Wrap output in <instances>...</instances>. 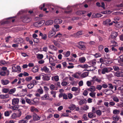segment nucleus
Listing matches in <instances>:
<instances>
[{
  "label": "nucleus",
  "instance_id": "obj_1",
  "mask_svg": "<svg viewBox=\"0 0 123 123\" xmlns=\"http://www.w3.org/2000/svg\"><path fill=\"white\" fill-rule=\"evenodd\" d=\"M113 70L111 67H105L103 68L101 70V73L103 74H105L106 73H108L111 71Z\"/></svg>",
  "mask_w": 123,
  "mask_h": 123
},
{
  "label": "nucleus",
  "instance_id": "obj_2",
  "mask_svg": "<svg viewBox=\"0 0 123 123\" xmlns=\"http://www.w3.org/2000/svg\"><path fill=\"white\" fill-rule=\"evenodd\" d=\"M31 19L29 17L27 16H25L22 20V21L24 23H28L30 22Z\"/></svg>",
  "mask_w": 123,
  "mask_h": 123
},
{
  "label": "nucleus",
  "instance_id": "obj_3",
  "mask_svg": "<svg viewBox=\"0 0 123 123\" xmlns=\"http://www.w3.org/2000/svg\"><path fill=\"white\" fill-rule=\"evenodd\" d=\"M19 99L18 98H13L12 100V104L13 105L18 104L19 102Z\"/></svg>",
  "mask_w": 123,
  "mask_h": 123
},
{
  "label": "nucleus",
  "instance_id": "obj_4",
  "mask_svg": "<svg viewBox=\"0 0 123 123\" xmlns=\"http://www.w3.org/2000/svg\"><path fill=\"white\" fill-rule=\"evenodd\" d=\"M49 63L52 65L53 66H55V63L53 62H54V60L53 58L52 57V56L51 55H50L49 57Z\"/></svg>",
  "mask_w": 123,
  "mask_h": 123
},
{
  "label": "nucleus",
  "instance_id": "obj_5",
  "mask_svg": "<svg viewBox=\"0 0 123 123\" xmlns=\"http://www.w3.org/2000/svg\"><path fill=\"white\" fill-rule=\"evenodd\" d=\"M118 35V32L115 31H113L111 34V36L112 38H115Z\"/></svg>",
  "mask_w": 123,
  "mask_h": 123
},
{
  "label": "nucleus",
  "instance_id": "obj_6",
  "mask_svg": "<svg viewBox=\"0 0 123 123\" xmlns=\"http://www.w3.org/2000/svg\"><path fill=\"white\" fill-rule=\"evenodd\" d=\"M115 75L118 77H123V72L121 71L117 72Z\"/></svg>",
  "mask_w": 123,
  "mask_h": 123
},
{
  "label": "nucleus",
  "instance_id": "obj_7",
  "mask_svg": "<svg viewBox=\"0 0 123 123\" xmlns=\"http://www.w3.org/2000/svg\"><path fill=\"white\" fill-rule=\"evenodd\" d=\"M83 34V31H78L76 33L74 34V36L75 37H78V36L81 35Z\"/></svg>",
  "mask_w": 123,
  "mask_h": 123
},
{
  "label": "nucleus",
  "instance_id": "obj_8",
  "mask_svg": "<svg viewBox=\"0 0 123 123\" xmlns=\"http://www.w3.org/2000/svg\"><path fill=\"white\" fill-rule=\"evenodd\" d=\"M10 82L9 80H2L1 83L3 85H6L9 84Z\"/></svg>",
  "mask_w": 123,
  "mask_h": 123
},
{
  "label": "nucleus",
  "instance_id": "obj_9",
  "mask_svg": "<svg viewBox=\"0 0 123 123\" xmlns=\"http://www.w3.org/2000/svg\"><path fill=\"white\" fill-rule=\"evenodd\" d=\"M55 34L56 32L54 31H50L49 32L48 37L49 38H51L54 35H55Z\"/></svg>",
  "mask_w": 123,
  "mask_h": 123
},
{
  "label": "nucleus",
  "instance_id": "obj_10",
  "mask_svg": "<svg viewBox=\"0 0 123 123\" xmlns=\"http://www.w3.org/2000/svg\"><path fill=\"white\" fill-rule=\"evenodd\" d=\"M50 76L46 75L45 76H43L42 78L43 80L44 81H48L50 79Z\"/></svg>",
  "mask_w": 123,
  "mask_h": 123
},
{
  "label": "nucleus",
  "instance_id": "obj_11",
  "mask_svg": "<svg viewBox=\"0 0 123 123\" xmlns=\"http://www.w3.org/2000/svg\"><path fill=\"white\" fill-rule=\"evenodd\" d=\"M33 119L35 121L39 120L40 119V117L36 114L34 113L33 114Z\"/></svg>",
  "mask_w": 123,
  "mask_h": 123
},
{
  "label": "nucleus",
  "instance_id": "obj_12",
  "mask_svg": "<svg viewBox=\"0 0 123 123\" xmlns=\"http://www.w3.org/2000/svg\"><path fill=\"white\" fill-rule=\"evenodd\" d=\"M96 69V67L94 66L93 65H91L89 66L88 68H87L88 70H87L88 71H92L95 70Z\"/></svg>",
  "mask_w": 123,
  "mask_h": 123
},
{
  "label": "nucleus",
  "instance_id": "obj_13",
  "mask_svg": "<svg viewBox=\"0 0 123 123\" xmlns=\"http://www.w3.org/2000/svg\"><path fill=\"white\" fill-rule=\"evenodd\" d=\"M26 102L30 105H33V103L32 102V100L27 98H25Z\"/></svg>",
  "mask_w": 123,
  "mask_h": 123
},
{
  "label": "nucleus",
  "instance_id": "obj_14",
  "mask_svg": "<svg viewBox=\"0 0 123 123\" xmlns=\"http://www.w3.org/2000/svg\"><path fill=\"white\" fill-rule=\"evenodd\" d=\"M53 20H50L46 21L45 24L46 25H48L52 24L53 23Z\"/></svg>",
  "mask_w": 123,
  "mask_h": 123
},
{
  "label": "nucleus",
  "instance_id": "obj_15",
  "mask_svg": "<svg viewBox=\"0 0 123 123\" xmlns=\"http://www.w3.org/2000/svg\"><path fill=\"white\" fill-rule=\"evenodd\" d=\"M119 118L120 117L117 115H114L112 117L113 120L115 121H117L119 119Z\"/></svg>",
  "mask_w": 123,
  "mask_h": 123
},
{
  "label": "nucleus",
  "instance_id": "obj_16",
  "mask_svg": "<svg viewBox=\"0 0 123 123\" xmlns=\"http://www.w3.org/2000/svg\"><path fill=\"white\" fill-rule=\"evenodd\" d=\"M42 70L44 71L46 73H49V69L46 67L44 66L43 68H42Z\"/></svg>",
  "mask_w": 123,
  "mask_h": 123
},
{
  "label": "nucleus",
  "instance_id": "obj_17",
  "mask_svg": "<svg viewBox=\"0 0 123 123\" xmlns=\"http://www.w3.org/2000/svg\"><path fill=\"white\" fill-rule=\"evenodd\" d=\"M41 98L42 100H47L49 99V96L47 94H45L43 96L41 97Z\"/></svg>",
  "mask_w": 123,
  "mask_h": 123
},
{
  "label": "nucleus",
  "instance_id": "obj_18",
  "mask_svg": "<svg viewBox=\"0 0 123 123\" xmlns=\"http://www.w3.org/2000/svg\"><path fill=\"white\" fill-rule=\"evenodd\" d=\"M91 112L88 113V116L89 118H92L95 117L96 116L94 114H93Z\"/></svg>",
  "mask_w": 123,
  "mask_h": 123
},
{
  "label": "nucleus",
  "instance_id": "obj_19",
  "mask_svg": "<svg viewBox=\"0 0 123 123\" xmlns=\"http://www.w3.org/2000/svg\"><path fill=\"white\" fill-rule=\"evenodd\" d=\"M87 102V100L86 99H84L80 101L79 102V104L80 105H82L83 104L86 103Z\"/></svg>",
  "mask_w": 123,
  "mask_h": 123
},
{
  "label": "nucleus",
  "instance_id": "obj_20",
  "mask_svg": "<svg viewBox=\"0 0 123 123\" xmlns=\"http://www.w3.org/2000/svg\"><path fill=\"white\" fill-rule=\"evenodd\" d=\"M49 48L52 50H56L57 49V48L53 45H50L49 46Z\"/></svg>",
  "mask_w": 123,
  "mask_h": 123
},
{
  "label": "nucleus",
  "instance_id": "obj_21",
  "mask_svg": "<svg viewBox=\"0 0 123 123\" xmlns=\"http://www.w3.org/2000/svg\"><path fill=\"white\" fill-rule=\"evenodd\" d=\"M111 20L109 19H107L106 20L104 21L103 22V24L104 25H108L109 23L111 22Z\"/></svg>",
  "mask_w": 123,
  "mask_h": 123
},
{
  "label": "nucleus",
  "instance_id": "obj_22",
  "mask_svg": "<svg viewBox=\"0 0 123 123\" xmlns=\"http://www.w3.org/2000/svg\"><path fill=\"white\" fill-rule=\"evenodd\" d=\"M87 89L88 91L93 92L95 91V87L94 86H91L89 88H88Z\"/></svg>",
  "mask_w": 123,
  "mask_h": 123
},
{
  "label": "nucleus",
  "instance_id": "obj_23",
  "mask_svg": "<svg viewBox=\"0 0 123 123\" xmlns=\"http://www.w3.org/2000/svg\"><path fill=\"white\" fill-rule=\"evenodd\" d=\"M76 108V105L74 104H71L69 107V108L71 110H74Z\"/></svg>",
  "mask_w": 123,
  "mask_h": 123
},
{
  "label": "nucleus",
  "instance_id": "obj_24",
  "mask_svg": "<svg viewBox=\"0 0 123 123\" xmlns=\"http://www.w3.org/2000/svg\"><path fill=\"white\" fill-rule=\"evenodd\" d=\"M77 47L79 49L82 50H85L86 48V47L85 46L83 45H78L77 46Z\"/></svg>",
  "mask_w": 123,
  "mask_h": 123
},
{
  "label": "nucleus",
  "instance_id": "obj_25",
  "mask_svg": "<svg viewBox=\"0 0 123 123\" xmlns=\"http://www.w3.org/2000/svg\"><path fill=\"white\" fill-rule=\"evenodd\" d=\"M79 61L80 62L83 63L85 62L86 59L84 57H82L79 58Z\"/></svg>",
  "mask_w": 123,
  "mask_h": 123
},
{
  "label": "nucleus",
  "instance_id": "obj_26",
  "mask_svg": "<svg viewBox=\"0 0 123 123\" xmlns=\"http://www.w3.org/2000/svg\"><path fill=\"white\" fill-rule=\"evenodd\" d=\"M43 57V55L42 54H38L37 55V58L38 59H42Z\"/></svg>",
  "mask_w": 123,
  "mask_h": 123
},
{
  "label": "nucleus",
  "instance_id": "obj_27",
  "mask_svg": "<svg viewBox=\"0 0 123 123\" xmlns=\"http://www.w3.org/2000/svg\"><path fill=\"white\" fill-rule=\"evenodd\" d=\"M17 115L18 117H20L22 115V112L20 109H18V112L17 113Z\"/></svg>",
  "mask_w": 123,
  "mask_h": 123
},
{
  "label": "nucleus",
  "instance_id": "obj_28",
  "mask_svg": "<svg viewBox=\"0 0 123 123\" xmlns=\"http://www.w3.org/2000/svg\"><path fill=\"white\" fill-rule=\"evenodd\" d=\"M10 112L11 113L12 111H5L4 112V115L6 117H8L10 115Z\"/></svg>",
  "mask_w": 123,
  "mask_h": 123
},
{
  "label": "nucleus",
  "instance_id": "obj_29",
  "mask_svg": "<svg viewBox=\"0 0 123 123\" xmlns=\"http://www.w3.org/2000/svg\"><path fill=\"white\" fill-rule=\"evenodd\" d=\"M120 112V111L119 110L117 109H115L113 111V113L114 114H118Z\"/></svg>",
  "mask_w": 123,
  "mask_h": 123
},
{
  "label": "nucleus",
  "instance_id": "obj_30",
  "mask_svg": "<svg viewBox=\"0 0 123 123\" xmlns=\"http://www.w3.org/2000/svg\"><path fill=\"white\" fill-rule=\"evenodd\" d=\"M17 117V114L15 113H13L11 117L12 119H14Z\"/></svg>",
  "mask_w": 123,
  "mask_h": 123
},
{
  "label": "nucleus",
  "instance_id": "obj_31",
  "mask_svg": "<svg viewBox=\"0 0 123 123\" xmlns=\"http://www.w3.org/2000/svg\"><path fill=\"white\" fill-rule=\"evenodd\" d=\"M53 42L54 43L55 45L57 47L59 48L60 47V45L58 43H57L55 40L53 41Z\"/></svg>",
  "mask_w": 123,
  "mask_h": 123
},
{
  "label": "nucleus",
  "instance_id": "obj_32",
  "mask_svg": "<svg viewBox=\"0 0 123 123\" xmlns=\"http://www.w3.org/2000/svg\"><path fill=\"white\" fill-rule=\"evenodd\" d=\"M38 68L37 67H34L32 69V71L35 73L38 71Z\"/></svg>",
  "mask_w": 123,
  "mask_h": 123
},
{
  "label": "nucleus",
  "instance_id": "obj_33",
  "mask_svg": "<svg viewBox=\"0 0 123 123\" xmlns=\"http://www.w3.org/2000/svg\"><path fill=\"white\" fill-rule=\"evenodd\" d=\"M62 34H61L59 32L57 33L56 35L54 37V38H56L57 37L60 38L62 37Z\"/></svg>",
  "mask_w": 123,
  "mask_h": 123
},
{
  "label": "nucleus",
  "instance_id": "obj_34",
  "mask_svg": "<svg viewBox=\"0 0 123 123\" xmlns=\"http://www.w3.org/2000/svg\"><path fill=\"white\" fill-rule=\"evenodd\" d=\"M16 91L15 88L11 89L10 90V91H9V93L10 94H12L13 93H14Z\"/></svg>",
  "mask_w": 123,
  "mask_h": 123
},
{
  "label": "nucleus",
  "instance_id": "obj_35",
  "mask_svg": "<svg viewBox=\"0 0 123 123\" xmlns=\"http://www.w3.org/2000/svg\"><path fill=\"white\" fill-rule=\"evenodd\" d=\"M53 77H54V79L55 81H57L59 80V77L58 76L56 75L54 77H52V80H53L52 79Z\"/></svg>",
  "mask_w": 123,
  "mask_h": 123
},
{
  "label": "nucleus",
  "instance_id": "obj_36",
  "mask_svg": "<svg viewBox=\"0 0 123 123\" xmlns=\"http://www.w3.org/2000/svg\"><path fill=\"white\" fill-rule=\"evenodd\" d=\"M113 68L115 71H117L119 70V68L117 66L115 65L113 67Z\"/></svg>",
  "mask_w": 123,
  "mask_h": 123
},
{
  "label": "nucleus",
  "instance_id": "obj_37",
  "mask_svg": "<svg viewBox=\"0 0 123 123\" xmlns=\"http://www.w3.org/2000/svg\"><path fill=\"white\" fill-rule=\"evenodd\" d=\"M95 94L96 93L95 92H91L90 93L89 95L92 97L95 98Z\"/></svg>",
  "mask_w": 123,
  "mask_h": 123
},
{
  "label": "nucleus",
  "instance_id": "obj_38",
  "mask_svg": "<svg viewBox=\"0 0 123 123\" xmlns=\"http://www.w3.org/2000/svg\"><path fill=\"white\" fill-rule=\"evenodd\" d=\"M27 87L29 89H31L32 88L33 86H34V85L33 84H32V83H31L28 84L27 85Z\"/></svg>",
  "mask_w": 123,
  "mask_h": 123
},
{
  "label": "nucleus",
  "instance_id": "obj_39",
  "mask_svg": "<svg viewBox=\"0 0 123 123\" xmlns=\"http://www.w3.org/2000/svg\"><path fill=\"white\" fill-rule=\"evenodd\" d=\"M12 72H17V71L16 69V67L15 66L12 67Z\"/></svg>",
  "mask_w": 123,
  "mask_h": 123
},
{
  "label": "nucleus",
  "instance_id": "obj_40",
  "mask_svg": "<svg viewBox=\"0 0 123 123\" xmlns=\"http://www.w3.org/2000/svg\"><path fill=\"white\" fill-rule=\"evenodd\" d=\"M6 74V72L4 71H1L0 72V75L3 76H5Z\"/></svg>",
  "mask_w": 123,
  "mask_h": 123
},
{
  "label": "nucleus",
  "instance_id": "obj_41",
  "mask_svg": "<svg viewBox=\"0 0 123 123\" xmlns=\"http://www.w3.org/2000/svg\"><path fill=\"white\" fill-rule=\"evenodd\" d=\"M51 94L52 95L53 97L54 98L55 97V95L56 92L55 91H52L50 92Z\"/></svg>",
  "mask_w": 123,
  "mask_h": 123
},
{
  "label": "nucleus",
  "instance_id": "obj_42",
  "mask_svg": "<svg viewBox=\"0 0 123 123\" xmlns=\"http://www.w3.org/2000/svg\"><path fill=\"white\" fill-rule=\"evenodd\" d=\"M32 77L31 76H29L26 77L25 79V80L27 81H30L32 79Z\"/></svg>",
  "mask_w": 123,
  "mask_h": 123
},
{
  "label": "nucleus",
  "instance_id": "obj_43",
  "mask_svg": "<svg viewBox=\"0 0 123 123\" xmlns=\"http://www.w3.org/2000/svg\"><path fill=\"white\" fill-rule=\"evenodd\" d=\"M37 100H38V98H34L33 100H32V102L33 103V104H37L38 103V101Z\"/></svg>",
  "mask_w": 123,
  "mask_h": 123
},
{
  "label": "nucleus",
  "instance_id": "obj_44",
  "mask_svg": "<svg viewBox=\"0 0 123 123\" xmlns=\"http://www.w3.org/2000/svg\"><path fill=\"white\" fill-rule=\"evenodd\" d=\"M2 91L3 93H7L9 92V90L7 89L4 88L2 89Z\"/></svg>",
  "mask_w": 123,
  "mask_h": 123
},
{
  "label": "nucleus",
  "instance_id": "obj_45",
  "mask_svg": "<svg viewBox=\"0 0 123 123\" xmlns=\"http://www.w3.org/2000/svg\"><path fill=\"white\" fill-rule=\"evenodd\" d=\"M113 101L116 102H118L119 101V99L117 97H113Z\"/></svg>",
  "mask_w": 123,
  "mask_h": 123
},
{
  "label": "nucleus",
  "instance_id": "obj_46",
  "mask_svg": "<svg viewBox=\"0 0 123 123\" xmlns=\"http://www.w3.org/2000/svg\"><path fill=\"white\" fill-rule=\"evenodd\" d=\"M16 69H17V71H18V73H19L21 72V68L19 66H16Z\"/></svg>",
  "mask_w": 123,
  "mask_h": 123
},
{
  "label": "nucleus",
  "instance_id": "obj_47",
  "mask_svg": "<svg viewBox=\"0 0 123 123\" xmlns=\"http://www.w3.org/2000/svg\"><path fill=\"white\" fill-rule=\"evenodd\" d=\"M33 25L37 27H38L41 26L39 25L38 22H35L33 24Z\"/></svg>",
  "mask_w": 123,
  "mask_h": 123
},
{
  "label": "nucleus",
  "instance_id": "obj_48",
  "mask_svg": "<svg viewBox=\"0 0 123 123\" xmlns=\"http://www.w3.org/2000/svg\"><path fill=\"white\" fill-rule=\"evenodd\" d=\"M70 52L69 51H68L66 53V54H65V56L66 57H68L70 55Z\"/></svg>",
  "mask_w": 123,
  "mask_h": 123
},
{
  "label": "nucleus",
  "instance_id": "obj_49",
  "mask_svg": "<svg viewBox=\"0 0 123 123\" xmlns=\"http://www.w3.org/2000/svg\"><path fill=\"white\" fill-rule=\"evenodd\" d=\"M94 55L95 58H97V57H100L101 55L99 53H97Z\"/></svg>",
  "mask_w": 123,
  "mask_h": 123
},
{
  "label": "nucleus",
  "instance_id": "obj_50",
  "mask_svg": "<svg viewBox=\"0 0 123 123\" xmlns=\"http://www.w3.org/2000/svg\"><path fill=\"white\" fill-rule=\"evenodd\" d=\"M89 73L88 72H86L83 73L82 74V75L84 77H85L88 75Z\"/></svg>",
  "mask_w": 123,
  "mask_h": 123
},
{
  "label": "nucleus",
  "instance_id": "obj_51",
  "mask_svg": "<svg viewBox=\"0 0 123 123\" xmlns=\"http://www.w3.org/2000/svg\"><path fill=\"white\" fill-rule=\"evenodd\" d=\"M61 84L63 86H65L68 84V83L66 81H63L61 83Z\"/></svg>",
  "mask_w": 123,
  "mask_h": 123
},
{
  "label": "nucleus",
  "instance_id": "obj_52",
  "mask_svg": "<svg viewBox=\"0 0 123 123\" xmlns=\"http://www.w3.org/2000/svg\"><path fill=\"white\" fill-rule=\"evenodd\" d=\"M78 88L75 87H73L72 88V91H77L78 90Z\"/></svg>",
  "mask_w": 123,
  "mask_h": 123
},
{
  "label": "nucleus",
  "instance_id": "obj_53",
  "mask_svg": "<svg viewBox=\"0 0 123 123\" xmlns=\"http://www.w3.org/2000/svg\"><path fill=\"white\" fill-rule=\"evenodd\" d=\"M91 61L92 62V65H95L96 64V60L95 59H94Z\"/></svg>",
  "mask_w": 123,
  "mask_h": 123
},
{
  "label": "nucleus",
  "instance_id": "obj_54",
  "mask_svg": "<svg viewBox=\"0 0 123 123\" xmlns=\"http://www.w3.org/2000/svg\"><path fill=\"white\" fill-rule=\"evenodd\" d=\"M109 106L111 107L112 106L115 104V103L114 102H109Z\"/></svg>",
  "mask_w": 123,
  "mask_h": 123
},
{
  "label": "nucleus",
  "instance_id": "obj_55",
  "mask_svg": "<svg viewBox=\"0 0 123 123\" xmlns=\"http://www.w3.org/2000/svg\"><path fill=\"white\" fill-rule=\"evenodd\" d=\"M96 113L97 115L99 116H100L101 114V112L99 110L96 111Z\"/></svg>",
  "mask_w": 123,
  "mask_h": 123
},
{
  "label": "nucleus",
  "instance_id": "obj_56",
  "mask_svg": "<svg viewBox=\"0 0 123 123\" xmlns=\"http://www.w3.org/2000/svg\"><path fill=\"white\" fill-rule=\"evenodd\" d=\"M102 86L101 85H98L96 87V88L98 90H100L102 88Z\"/></svg>",
  "mask_w": 123,
  "mask_h": 123
},
{
  "label": "nucleus",
  "instance_id": "obj_57",
  "mask_svg": "<svg viewBox=\"0 0 123 123\" xmlns=\"http://www.w3.org/2000/svg\"><path fill=\"white\" fill-rule=\"evenodd\" d=\"M18 108V107L17 105H15L12 106V109L14 110H17Z\"/></svg>",
  "mask_w": 123,
  "mask_h": 123
},
{
  "label": "nucleus",
  "instance_id": "obj_58",
  "mask_svg": "<svg viewBox=\"0 0 123 123\" xmlns=\"http://www.w3.org/2000/svg\"><path fill=\"white\" fill-rule=\"evenodd\" d=\"M38 92L40 94H42L43 93V91L42 88L38 89Z\"/></svg>",
  "mask_w": 123,
  "mask_h": 123
},
{
  "label": "nucleus",
  "instance_id": "obj_59",
  "mask_svg": "<svg viewBox=\"0 0 123 123\" xmlns=\"http://www.w3.org/2000/svg\"><path fill=\"white\" fill-rule=\"evenodd\" d=\"M103 46L102 45H101L98 46V49L100 51H101L103 49Z\"/></svg>",
  "mask_w": 123,
  "mask_h": 123
},
{
  "label": "nucleus",
  "instance_id": "obj_60",
  "mask_svg": "<svg viewBox=\"0 0 123 123\" xmlns=\"http://www.w3.org/2000/svg\"><path fill=\"white\" fill-rule=\"evenodd\" d=\"M42 37V38L44 40H46L47 37V35L45 34H43V35Z\"/></svg>",
  "mask_w": 123,
  "mask_h": 123
},
{
  "label": "nucleus",
  "instance_id": "obj_61",
  "mask_svg": "<svg viewBox=\"0 0 123 123\" xmlns=\"http://www.w3.org/2000/svg\"><path fill=\"white\" fill-rule=\"evenodd\" d=\"M96 111L95 110V109L94 107H92V113L93 114H94L96 113Z\"/></svg>",
  "mask_w": 123,
  "mask_h": 123
},
{
  "label": "nucleus",
  "instance_id": "obj_62",
  "mask_svg": "<svg viewBox=\"0 0 123 123\" xmlns=\"http://www.w3.org/2000/svg\"><path fill=\"white\" fill-rule=\"evenodd\" d=\"M88 91L86 90H85L83 93V94L85 96H86L88 94Z\"/></svg>",
  "mask_w": 123,
  "mask_h": 123
},
{
  "label": "nucleus",
  "instance_id": "obj_63",
  "mask_svg": "<svg viewBox=\"0 0 123 123\" xmlns=\"http://www.w3.org/2000/svg\"><path fill=\"white\" fill-rule=\"evenodd\" d=\"M68 97L69 99H71L73 97V95L71 93H69L68 94Z\"/></svg>",
  "mask_w": 123,
  "mask_h": 123
},
{
  "label": "nucleus",
  "instance_id": "obj_64",
  "mask_svg": "<svg viewBox=\"0 0 123 123\" xmlns=\"http://www.w3.org/2000/svg\"><path fill=\"white\" fill-rule=\"evenodd\" d=\"M18 80L17 79H15L11 83L12 84H15Z\"/></svg>",
  "mask_w": 123,
  "mask_h": 123
}]
</instances>
